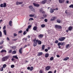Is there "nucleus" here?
<instances>
[{
	"instance_id": "obj_7",
	"label": "nucleus",
	"mask_w": 73,
	"mask_h": 73,
	"mask_svg": "<svg viewBox=\"0 0 73 73\" xmlns=\"http://www.w3.org/2000/svg\"><path fill=\"white\" fill-rule=\"evenodd\" d=\"M33 5H34L35 7H40V5L38 4L35 3H33Z\"/></svg>"
},
{
	"instance_id": "obj_29",
	"label": "nucleus",
	"mask_w": 73,
	"mask_h": 73,
	"mask_svg": "<svg viewBox=\"0 0 73 73\" xmlns=\"http://www.w3.org/2000/svg\"><path fill=\"white\" fill-rule=\"evenodd\" d=\"M0 71H3V70H4V68L3 67H2L1 68H0Z\"/></svg>"
},
{
	"instance_id": "obj_64",
	"label": "nucleus",
	"mask_w": 73,
	"mask_h": 73,
	"mask_svg": "<svg viewBox=\"0 0 73 73\" xmlns=\"http://www.w3.org/2000/svg\"><path fill=\"white\" fill-rule=\"evenodd\" d=\"M56 57H60V55H56Z\"/></svg>"
},
{
	"instance_id": "obj_27",
	"label": "nucleus",
	"mask_w": 73,
	"mask_h": 73,
	"mask_svg": "<svg viewBox=\"0 0 73 73\" xmlns=\"http://www.w3.org/2000/svg\"><path fill=\"white\" fill-rule=\"evenodd\" d=\"M49 54H45V57L46 58L48 57V56H49Z\"/></svg>"
},
{
	"instance_id": "obj_30",
	"label": "nucleus",
	"mask_w": 73,
	"mask_h": 73,
	"mask_svg": "<svg viewBox=\"0 0 73 73\" xmlns=\"http://www.w3.org/2000/svg\"><path fill=\"white\" fill-rule=\"evenodd\" d=\"M54 59V58L53 57H52L51 58H50V61H52V60H53Z\"/></svg>"
},
{
	"instance_id": "obj_10",
	"label": "nucleus",
	"mask_w": 73,
	"mask_h": 73,
	"mask_svg": "<svg viewBox=\"0 0 73 73\" xmlns=\"http://www.w3.org/2000/svg\"><path fill=\"white\" fill-rule=\"evenodd\" d=\"M65 2V0H59V3L60 4H62Z\"/></svg>"
},
{
	"instance_id": "obj_60",
	"label": "nucleus",
	"mask_w": 73,
	"mask_h": 73,
	"mask_svg": "<svg viewBox=\"0 0 73 73\" xmlns=\"http://www.w3.org/2000/svg\"><path fill=\"white\" fill-rule=\"evenodd\" d=\"M12 49H15V47L14 46H13L12 47Z\"/></svg>"
},
{
	"instance_id": "obj_39",
	"label": "nucleus",
	"mask_w": 73,
	"mask_h": 73,
	"mask_svg": "<svg viewBox=\"0 0 73 73\" xmlns=\"http://www.w3.org/2000/svg\"><path fill=\"white\" fill-rule=\"evenodd\" d=\"M69 46V44H68L66 45V48H67V49H68V48Z\"/></svg>"
},
{
	"instance_id": "obj_16",
	"label": "nucleus",
	"mask_w": 73,
	"mask_h": 73,
	"mask_svg": "<svg viewBox=\"0 0 73 73\" xmlns=\"http://www.w3.org/2000/svg\"><path fill=\"white\" fill-rule=\"evenodd\" d=\"M56 22L57 23H61V20L59 19H57Z\"/></svg>"
},
{
	"instance_id": "obj_43",
	"label": "nucleus",
	"mask_w": 73,
	"mask_h": 73,
	"mask_svg": "<svg viewBox=\"0 0 73 73\" xmlns=\"http://www.w3.org/2000/svg\"><path fill=\"white\" fill-rule=\"evenodd\" d=\"M15 67V65H12L11 66V68H14Z\"/></svg>"
},
{
	"instance_id": "obj_55",
	"label": "nucleus",
	"mask_w": 73,
	"mask_h": 73,
	"mask_svg": "<svg viewBox=\"0 0 73 73\" xmlns=\"http://www.w3.org/2000/svg\"><path fill=\"white\" fill-rule=\"evenodd\" d=\"M6 28V26H5L3 27V30H5V29Z\"/></svg>"
},
{
	"instance_id": "obj_28",
	"label": "nucleus",
	"mask_w": 73,
	"mask_h": 73,
	"mask_svg": "<svg viewBox=\"0 0 73 73\" xmlns=\"http://www.w3.org/2000/svg\"><path fill=\"white\" fill-rule=\"evenodd\" d=\"M33 66H31L30 68V71H32L33 70Z\"/></svg>"
},
{
	"instance_id": "obj_42",
	"label": "nucleus",
	"mask_w": 73,
	"mask_h": 73,
	"mask_svg": "<svg viewBox=\"0 0 73 73\" xmlns=\"http://www.w3.org/2000/svg\"><path fill=\"white\" fill-rule=\"evenodd\" d=\"M31 27H32V26H31V25H29L28 27V28L30 29Z\"/></svg>"
},
{
	"instance_id": "obj_34",
	"label": "nucleus",
	"mask_w": 73,
	"mask_h": 73,
	"mask_svg": "<svg viewBox=\"0 0 73 73\" xmlns=\"http://www.w3.org/2000/svg\"><path fill=\"white\" fill-rule=\"evenodd\" d=\"M41 27L42 28H44L45 27V25L44 24H42L41 25Z\"/></svg>"
},
{
	"instance_id": "obj_12",
	"label": "nucleus",
	"mask_w": 73,
	"mask_h": 73,
	"mask_svg": "<svg viewBox=\"0 0 73 73\" xmlns=\"http://www.w3.org/2000/svg\"><path fill=\"white\" fill-rule=\"evenodd\" d=\"M23 48H21L19 50V52L20 54H22V49Z\"/></svg>"
},
{
	"instance_id": "obj_45",
	"label": "nucleus",
	"mask_w": 73,
	"mask_h": 73,
	"mask_svg": "<svg viewBox=\"0 0 73 73\" xmlns=\"http://www.w3.org/2000/svg\"><path fill=\"white\" fill-rule=\"evenodd\" d=\"M61 44V42H59L58 44V46H60Z\"/></svg>"
},
{
	"instance_id": "obj_26",
	"label": "nucleus",
	"mask_w": 73,
	"mask_h": 73,
	"mask_svg": "<svg viewBox=\"0 0 73 73\" xmlns=\"http://www.w3.org/2000/svg\"><path fill=\"white\" fill-rule=\"evenodd\" d=\"M29 8L30 9H31V10L32 9H33V7L31 6H29Z\"/></svg>"
},
{
	"instance_id": "obj_48",
	"label": "nucleus",
	"mask_w": 73,
	"mask_h": 73,
	"mask_svg": "<svg viewBox=\"0 0 73 73\" xmlns=\"http://www.w3.org/2000/svg\"><path fill=\"white\" fill-rule=\"evenodd\" d=\"M44 21L45 22H46H46H48V19H44Z\"/></svg>"
},
{
	"instance_id": "obj_59",
	"label": "nucleus",
	"mask_w": 73,
	"mask_h": 73,
	"mask_svg": "<svg viewBox=\"0 0 73 73\" xmlns=\"http://www.w3.org/2000/svg\"><path fill=\"white\" fill-rule=\"evenodd\" d=\"M42 13H43V14H45V12L44 11H42Z\"/></svg>"
},
{
	"instance_id": "obj_20",
	"label": "nucleus",
	"mask_w": 73,
	"mask_h": 73,
	"mask_svg": "<svg viewBox=\"0 0 73 73\" xmlns=\"http://www.w3.org/2000/svg\"><path fill=\"white\" fill-rule=\"evenodd\" d=\"M16 50L13 51L12 52V54H16Z\"/></svg>"
},
{
	"instance_id": "obj_53",
	"label": "nucleus",
	"mask_w": 73,
	"mask_h": 73,
	"mask_svg": "<svg viewBox=\"0 0 73 73\" xmlns=\"http://www.w3.org/2000/svg\"><path fill=\"white\" fill-rule=\"evenodd\" d=\"M17 40V38H15V39H12V41H16V40Z\"/></svg>"
},
{
	"instance_id": "obj_21",
	"label": "nucleus",
	"mask_w": 73,
	"mask_h": 73,
	"mask_svg": "<svg viewBox=\"0 0 73 73\" xmlns=\"http://www.w3.org/2000/svg\"><path fill=\"white\" fill-rule=\"evenodd\" d=\"M3 52H5V53H6V52H7V51H6V50H2L1 51V53H3Z\"/></svg>"
},
{
	"instance_id": "obj_40",
	"label": "nucleus",
	"mask_w": 73,
	"mask_h": 73,
	"mask_svg": "<svg viewBox=\"0 0 73 73\" xmlns=\"http://www.w3.org/2000/svg\"><path fill=\"white\" fill-rule=\"evenodd\" d=\"M29 21H31V20H33V18H31L29 19Z\"/></svg>"
},
{
	"instance_id": "obj_8",
	"label": "nucleus",
	"mask_w": 73,
	"mask_h": 73,
	"mask_svg": "<svg viewBox=\"0 0 73 73\" xmlns=\"http://www.w3.org/2000/svg\"><path fill=\"white\" fill-rule=\"evenodd\" d=\"M36 42H38L39 45H41V41L40 40H38L37 39L36 40Z\"/></svg>"
},
{
	"instance_id": "obj_11",
	"label": "nucleus",
	"mask_w": 73,
	"mask_h": 73,
	"mask_svg": "<svg viewBox=\"0 0 73 73\" xmlns=\"http://www.w3.org/2000/svg\"><path fill=\"white\" fill-rule=\"evenodd\" d=\"M42 52H39L37 54L38 56H42Z\"/></svg>"
},
{
	"instance_id": "obj_33",
	"label": "nucleus",
	"mask_w": 73,
	"mask_h": 73,
	"mask_svg": "<svg viewBox=\"0 0 73 73\" xmlns=\"http://www.w3.org/2000/svg\"><path fill=\"white\" fill-rule=\"evenodd\" d=\"M2 36V33L1 32V31H0V37H1Z\"/></svg>"
},
{
	"instance_id": "obj_17",
	"label": "nucleus",
	"mask_w": 73,
	"mask_h": 73,
	"mask_svg": "<svg viewBox=\"0 0 73 73\" xmlns=\"http://www.w3.org/2000/svg\"><path fill=\"white\" fill-rule=\"evenodd\" d=\"M69 57H66L64 59H63L64 61H67L69 59Z\"/></svg>"
},
{
	"instance_id": "obj_1",
	"label": "nucleus",
	"mask_w": 73,
	"mask_h": 73,
	"mask_svg": "<svg viewBox=\"0 0 73 73\" xmlns=\"http://www.w3.org/2000/svg\"><path fill=\"white\" fill-rule=\"evenodd\" d=\"M8 58V56H6L4 57H3L2 58V61H7V59Z\"/></svg>"
},
{
	"instance_id": "obj_3",
	"label": "nucleus",
	"mask_w": 73,
	"mask_h": 73,
	"mask_svg": "<svg viewBox=\"0 0 73 73\" xmlns=\"http://www.w3.org/2000/svg\"><path fill=\"white\" fill-rule=\"evenodd\" d=\"M55 28H57V29H61L62 28V27L61 26H59L57 25H55Z\"/></svg>"
},
{
	"instance_id": "obj_61",
	"label": "nucleus",
	"mask_w": 73,
	"mask_h": 73,
	"mask_svg": "<svg viewBox=\"0 0 73 73\" xmlns=\"http://www.w3.org/2000/svg\"><path fill=\"white\" fill-rule=\"evenodd\" d=\"M3 42H3V41H2L0 43V45H1V44H2L3 43Z\"/></svg>"
},
{
	"instance_id": "obj_31",
	"label": "nucleus",
	"mask_w": 73,
	"mask_h": 73,
	"mask_svg": "<svg viewBox=\"0 0 73 73\" xmlns=\"http://www.w3.org/2000/svg\"><path fill=\"white\" fill-rule=\"evenodd\" d=\"M27 33V31H25L23 33V35H25Z\"/></svg>"
},
{
	"instance_id": "obj_14",
	"label": "nucleus",
	"mask_w": 73,
	"mask_h": 73,
	"mask_svg": "<svg viewBox=\"0 0 73 73\" xmlns=\"http://www.w3.org/2000/svg\"><path fill=\"white\" fill-rule=\"evenodd\" d=\"M37 42H34L33 44V45L35 47L37 46Z\"/></svg>"
},
{
	"instance_id": "obj_35",
	"label": "nucleus",
	"mask_w": 73,
	"mask_h": 73,
	"mask_svg": "<svg viewBox=\"0 0 73 73\" xmlns=\"http://www.w3.org/2000/svg\"><path fill=\"white\" fill-rule=\"evenodd\" d=\"M7 66V65L6 64H4L3 65V67H2L3 68H5V67Z\"/></svg>"
},
{
	"instance_id": "obj_4",
	"label": "nucleus",
	"mask_w": 73,
	"mask_h": 73,
	"mask_svg": "<svg viewBox=\"0 0 73 73\" xmlns=\"http://www.w3.org/2000/svg\"><path fill=\"white\" fill-rule=\"evenodd\" d=\"M7 6V4L6 3H4V4H1L0 5V7L1 8H3V7H6Z\"/></svg>"
},
{
	"instance_id": "obj_9",
	"label": "nucleus",
	"mask_w": 73,
	"mask_h": 73,
	"mask_svg": "<svg viewBox=\"0 0 73 73\" xmlns=\"http://www.w3.org/2000/svg\"><path fill=\"white\" fill-rule=\"evenodd\" d=\"M46 1H47V0H43L41 2V4H44L46 3Z\"/></svg>"
},
{
	"instance_id": "obj_51",
	"label": "nucleus",
	"mask_w": 73,
	"mask_h": 73,
	"mask_svg": "<svg viewBox=\"0 0 73 73\" xmlns=\"http://www.w3.org/2000/svg\"><path fill=\"white\" fill-rule=\"evenodd\" d=\"M58 43V40H56L55 42V43L56 44H57Z\"/></svg>"
},
{
	"instance_id": "obj_46",
	"label": "nucleus",
	"mask_w": 73,
	"mask_h": 73,
	"mask_svg": "<svg viewBox=\"0 0 73 73\" xmlns=\"http://www.w3.org/2000/svg\"><path fill=\"white\" fill-rule=\"evenodd\" d=\"M36 40V38H35L34 40H33V41H34V42H36L35 41H36V40Z\"/></svg>"
},
{
	"instance_id": "obj_2",
	"label": "nucleus",
	"mask_w": 73,
	"mask_h": 73,
	"mask_svg": "<svg viewBox=\"0 0 73 73\" xmlns=\"http://www.w3.org/2000/svg\"><path fill=\"white\" fill-rule=\"evenodd\" d=\"M65 37H62L61 38H60L58 39V40L60 41H64V40H65Z\"/></svg>"
},
{
	"instance_id": "obj_36",
	"label": "nucleus",
	"mask_w": 73,
	"mask_h": 73,
	"mask_svg": "<svg viewBox=\"0 0 73 73\" xmlns=\"http://www.w3.org/2000/svg\"><path fill=\"white\" fill-rule=\"evenodd\" d=\"M39 12L40 13H41L43 11V9H40L39 10Z\"/></svg>"
},
{
	"instance_id": "obj_44",
	"label": "nucleus",
	"mask_w": 73,
	"mask_h": 73,
	"mask_svg": "<svg viewBox=\"0 0 73 73\" xmlns=\"http://www.w3.org/2000/svg\"><path fill=\"white\" fill-rule=\"evenodd\" d=\"M12 50H10L9 51L8 53H11V52H12Z\"/></svg>"
},
{
	"instance_id": "obj_52",
	"label": "nucleus",
	"mask_w": 73,
	"mask_h": 73,
	"mask_svg": "<svg viewBox=\"0 0 73 73\" xmlns=\"http://www.w3.org/2000/svg\"><path fill=\"white\" fill-rule=\"evenodd\" d=\"M14 35V37H15V36H17V35L15 33L13 34Z\"/></svg>"
},
{
	"instance_id": "obj_50",
	"label": "nucleus",
	"mask_w": 73,
	"mask_h": 73,
	"mask_svg": "<svg viewBox=\"0 0 73 73\" xmlns=\"http://www.w3.org/2000/svg\"><path fill=\"white\" fill-rule=\"evenodd\" d=\"M16 5H19V2L18 1L16 3Z\"/></svg>"
},
{
	"instance_id": "obj_6",
	"label": "nucleus",
	"mask_w": 73,
	"mask_h": 73,
	"mask_svg": "<svg viewBox=\"0 0 73 73\" xmlns=\"http://www.w3.org/2000/svg\"><path fill=\"white\" fill-rule=\"evenodd\" d=\"M50 66H47L46 68L45 69L47 71H48V70H50Z\"/></svg>"
},
{
	"instance_id": "obj_24",
	"label": "nucleus",
	"mask_w": 73,
	"mask_h": 73,
	"mask_svg": "<svg viewBox=\"0 0 73 73\" xmlns=\"http://www.w3.org/2000/svg\"><path fill=\"white\" fill-rule=\"evenodd\" d=\"M3 33L5 35H7V32L6 31V30H5L3 31Z\"/></svg>"
},
{
	"instance_id": "obj_18",
	"label": "nucleus",
	"mask_w": 73,
	"mask_h": 73,
	"mask_svg": "<svg viewBox=\"0 0 73 73\" xmlns=\"http://www.w3.org/2000/svg\"><path fill=\"white\" fill-rule=\"evenodd\" d=\"M72 29H73V27L71 26H70L68 28V30L70 31H72Z\"/></svg>"
},
{
	"instance_id": "obj_32",
	"label": "nucleus",
	"mask_w": 73,
	"mask_h": 73,
	"mask_svg": "<svg viewBox=\"0 0 73 73\" xmlns=\"http://www.w3.org/2000/svg\"><path fill=\"white\" fill-rule=\"evenodd\" d=\"M43 16L45 18V17H47V15L46 14L43 15Z\"/></svg>"
},
{
	"instance_id": "obj_25",
	"label": "nucleus",
	"mask_w": 73,
	"mask_h": 73,
	"mask_svg": "<svg viewBox=\"0 0 73 73\" xmlns=\"http://www.w3.org/2000/svg\"><path fill=\"white\" fill-rule=\"evenodd\" d=\"M33 29L34 31H36L37 30V27L36 26L34 27Z\"/></svg>"
},
{
	"instance_id": "obj_63",
	"label": "nucleus",
	"mask_w": 73,
	"mask_h": 73,
	"mask_svg": "<svg viewBox=\"0 0 73 73\" xmlns=\"http://www.w3.org/2000/svg\"><path fill=\"white\" fill-rule=\"evenodd\" d=\"M27 45H25L24 46V48H26V47H27Z\"/></svg>"
},
{
	"instance_id": "obj_15",
	"label": "nucleus",
	"mask_w": 73,
	"mask_h": 73,
	"mask_svg": "<svg viewBox=\"0 0 73 73\" xmlns=\"http://www.w3.org/2000/svg\"><path fill=\"white\" fill-rule=\"evenodd\" d=\"M50 12L51 13H53V12H54V11H53V10L52 8H51L50 11Z\"/></svg>"
},
{
	"instance_id": "obj_54",
	"label": "nucleus",
	"mask_w": 73,
	"mask_h": 73,
	"mask_svg": "<svg viewBox=\"0 0 73 73\" xmlns=\"http://www.w3.org/2000/svg\"><path fill=\"white\" fill-rule=\"evenodd\" d=\"M39 72V73H43V72H42V71L41 70H40Z\"/></svg>"
},
{
	"instance_id": "obj_19",
	"label": "nucleus",
	"mask_w": 73,
	"mask_h": 73,
	"mask_svg": "<svg viewBox=\"0 0 73 73\" xmlns=\"http://www.w3.org/2000/svg\"><path fill=\"white\" fill-rule=\"evenodd\" d=\"M45 45H43L42 47V50H44V49H45Z\"/></svg>"
},
{
	"instance_id": "obj_57",
	"label": "nucleus",
	"mask_w": 73,
	"mask_h": 73,
	"mask_svg": "<svg viewBox=\"0 0 73 73\" xmlns=\"http://www.w3.org/2000/svg\"><path fill=\"white\" fill-rule=\"evenodd\" d=\"M31 69V68L30 67H28L27 68V69H28V70H30Z\"/></svg>"
},
{
	"instance_id": "obj_49",
	"label": "nucleus",
	"mask_w": 73,
	"mask_h": 73,
	"mask_svg": "<svg viewBox=\"0 0 73 73\" xmlns=\"http://www.w3.org/2000/svg\"><path fill=\"white\" fill-rule=\"evenodd\" d=\"M44 50L46 52H47L48 51V50L47 49H45Z\"/></svg>"
},
{
	"instance_id": "obj_23",
	"label": "nucleus",
	"mask_w": 73,
	"mask_h": 73,
	"mask_svg": "<svg viewBox=\"0 0 73 73\" xmlns=\"http://www.w3.org/2000/svg\"><path fill=\"white\" fill-rule=\"evenodd\" d=\"M13 58H16V59H18V58H18V57H17V56H13Z\"/></svg>"
},
{
	"instance_id": "obj_22",
	"label": "nucleus",
	"mask_w": 73,
	"mask_h": 73,
	"mask_svg": "<svg viewBox=\"0 0 73 73\" xmlns=\"http://www.w3.org/2000/svg\"><path fill=\"white\" fill-rule=\"evenodd\" d=\"M12 22L11 21H9V24L11 27H12Z\"/></svg>"
},
{
	"instance_id": "obj_13",
	"label": "nucleus",
	"mask_w": 73,
	"mask_h": 73,
	"mask_svg": "<svg viewBox=\"0 0 73 73\" xmlns=\"http://www.w3.org/2000/svg\"><path fill=\"white\" fill-rule=\"evenodd\" d=\"M44 36V35L42 34H40L38 36V37L39 38H42V37Z\"/></svg>"
},
{
	"instance_id": "obj_37",
	"label": "nucleus",
	"mask_w": 73,
	"mask_h": 73,
	"mask_svg": "<svg viewBox=\"0 0 73 73\" xmlns=\"http://www.w3.org/2000/svg\"><path fill=\"white\" fill-rule=\"evenodd\" d=\"M34 16H35V14H34V15L31 14V15H29V16L30 17H34Z\"/></svg>"
},
{
	"instance_id": "obj_62",
	"label": "nucleus",
	"mask_w": 73,
	"mask_h": 73,
	"mask_svg": "<svg viewBox=\"0 0 73 73\" xmlns=\"http://www.w3.org/2000/svg\"><path fill=\"white\" fill-rule=\"evenodd\" d=\"M29 31V29L28 28L26 29V31L27 32H28Z\"/></svg>"
},
{
	"instance_id": "obj_5",
	"label": "nucleus",
	"mask_w": 73,
	"mask_h": 73,
	"mask_svg": "<svg viewBox=\"0 0 73 73\" xmlns=\"http://www.w3.org/2000/svg\"><path fill=\"white\" fill-rule=\"evenodd\" d=\"M56 19H57V17H53L51 18L50 20L51 21H54Z\"/></svg>"
},
{
	"instance_id": "obj_56",
	"label": "nucleus",
	"mask_w": 73,
	"mask_h": 73,
	"mask_svg": "<svg viewBox=\"0 0 73 73\" xmlns=\"http://www.w3.org/2000/svg\"><path fill=\"white\" fill-rule=\"evenodd\" d=\"M64 43H65V42H62V43L61 44V45L62 46L64 45Z\"/></svg>"
},
{
	"instance_id": "obj_41",
	"label": "nucleus",
	"mask_w": 73,
	"mask_h": 73,
	"mask_svg": "<svg viewBox=\"0 0 73 73\" xmlns=\"http://www.w3.org/2000/svg\"><path fill=\"white\" fill-rule=\"evenodd\" d=\"M31 11H32V12H35V9H33H33L31 10Z\"/></svg>"
},
{
	"instance_id": "obj_47",
	"label": "nucleus",
	"mask_w": 73,
	"mask_h": 73,
	"mask_svg": "<svg viewBox=\"0 0 73 73\" xmlns=\"http://www.w3.org/2000/svg\"><path fill=\"white\" fill-rule=\"evenodd\" d=\"M23 32V31L22 30H21L18 32V33H21Z\"/></svg>"
},
{
	"instance_id": "obj_38",
	"label": "nucleus",
	"mask_w": 73,
	"mask_h": 73,
	"mask_svg": "<svg viewBox=\"0 0 73 73\" xmlns=\"http://www.w3.org/2000/svg\"><path fill=\"white\" fill-rule=\"evenodd\" d=\"M69 8H72L73 7V4H71L69 6Z\"/></svg>"
},
{
	"instance_id": "obj_58",
	"label": "nucleus",
	"mask_w": 73,
	"mask_h": 73,
	"mask_svg": "<svg viewBox=\"0 0 73 73\" xmlns=\"http://www.w3.org/2000/svg\"><path fill=\"white\" fill-rule=\"evenodd\" d=\"M23 2H19V4L20 5H21V4H23Z\"/></svg>"
}]
</instances>
